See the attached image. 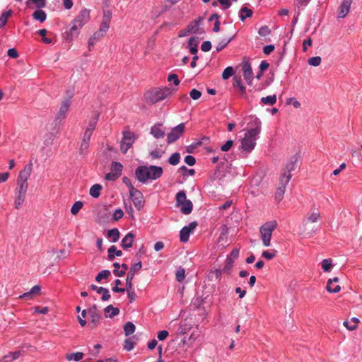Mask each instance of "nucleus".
Instances as JSON below:
<instances>
[{"label": "nucleus", "mask_w": 362, "mask_h": 362, "mask_svg": "<svg viewBox=\"0 0 362 362\" xmlns=\"http://www.w3.org/2000/svg\"><path fill=\"white\" fill-rule=\"evenodd\" d=\"M32 170V164L26 165L18 174L16 187L14 191V207L20 209L25 200L28 188V180Z\"/></svg>", "instance_id": "f257e3e1"}, {"label": "nucleus", "mask_w": 362, "mask_h": 362, "mask_svg": "<svg viewBox=\"0 0 362 362\" xmlns=\"http://www.w3.org/2000/svg\"><path fill=\"white\" fill-rule=\"evenodd\" d=\"M174 92L173 88L167 86L155 87L145 92L144 100L148 105H152L170 98Z\"/></svg>", "instance_id": "f03ea898"}, {"label": "nucleus", "mask_w": 362, "mask_h": 362, "mask_svg": "<svg viewBox=\"0 0 362 362\" xmlns=\"http://www.w3.org/2000/svg\"><path fill=\"white\" fill-rule=\"evenodd\" d=\"M163 168L156 165H141L135 170L136 179L141 183H146L148 180H156L163 175Z\"/></svg>", "instance_id": "7ed1b4c3"}, {"label": "nucleus", "mask_w": 362, "mask_h": 362, "mask_svg": "<svg viewBox=\"0 0 362 362\" xmlns=\"http://www.w3.org/2000/svg\"><path fill=\"white\" fill-rule=\"evenodd\" d=\"M276 227L277 223L276 221H267L260 226V237L264 247H269L271 245L272 233Z\"/></svg>", "instance_id": "20e7f679"}, {"label": "nucleus", "mask_w": 362, "mask_h": 362, "mask_svg": "<svg viewBox=\"0 0 362 362\" xmlns=\"http://www.w3.org/2000/svg\"><path fill=\"white\" fill-rule=\"evenodd\" d=\"M175 205L180 207V211L185 215L191 214L193 209L192 202L187 199L186 193L184 190H180L176 194Z\"/></svg>", "instance_id": "39448f33"}, {"label": "nucleus", "mask_w": 362, "mask_h": 362, "mask_svg": "<svg viewBox=\"0 0 362 362\" xmlns=\"http://www.w3.org/2000/svg\"><path fill=\"white\" fill-rule=\"evenodd\" d=\"M90 19V12L88 9H83L79 14L72 21V25L70 31L72 35H77L79 29L86 24Z\"/></svg>", "instance_id": "423d86ee"}, {"label": "nucleus", "mask_w": 362, "mask_h": 362, "mask_svg": "<svg viewBox=\"0 0 362 362\" xmlns=\"http://www.w3.org/2000/svg\"><path fill=\"white\" fill-rule=\"evenodd\" d=\"M259 135L246 131L241 139V148L246 153H250L256 146Z\"/></svg>", "instance_id": "0eeeda50"}, {"label": "nucleus", "mask_w": 362, "mask_h": 362, "mask_svg": "<svg viewBox=\"0 0 362 362\" xmlns=\"http://www.w3.org/2000/svg\"><path fill=\"white\" fill-rule=\"evenodd\" d=\"M296 161V160H291L286 164L279 178V187H284L286 188L290 182L292 177L291 172L295 168Z\"/></svg>", "instance_id": "6e6552de"}, {"label": "nucleus", "mask_w": 362, "mask_h": 362, "mask_svg": "<svg viewBox=\"0 0 362 362\" xmlns=\"http://www.w3.org/2000/svg\"><path fill=\"white\" fill-rule=\"evenodd\" d=\"M123 136L120 142V150L122 153L125 154L127 151L132 146L136 139L134 132L126 131L122 133Z\"/></svg>", "instance_id": "1a4fd4ad"}, {"label": "nucleus", "mask_w": 362, "mask_h": 362, "mask_svg": "<svg viewBox=\"0 0 362 362\" xmlns=\"http://www.w3.org/2000/svg\"><path fill=\"white\" fill-rule=\"evenodd\" d=\"M129 195L136 209L139 211L141 210L145 204L143 194L139 189H135L133 185H131Z\"/></svg>", "instance_id": "9d476101"}, {"label": "nucleus", "mask_w": 362, "mask_h": 362, "mask_svg": "<svg viewBox=\"0 0 362 362\" xmlns=\"http://www.w3.org/2000/svg\"><path fill=\"white\" fill-rule=\"evenodd\" d=\"M185 129V123H180L173 127L171 131L167 134V143L173 144L178 140L184 134Z\"/></svg>", "instance_id": "9b49d317"}, {"label": "nucleus", "mask_w": 362, "mask_h": 362, "mask_svg": "<svg viewBox=\"0 0 362 362\" xmlns=\"http://www.w3.org/2000/svg\"><path fill=\"white\" fill-rule=\"evenodd\" d=\"M247 130L250 132L259 135L262 131V122L256 116L250 115L246 118Z\"/></svg>", "instance_id": "f8f14e48"}, {"label": "nucleus", "mask_w": 362, "mask_h": 362, "mask_svg": "<svg viewBox=\"0 0 362 362\" xmlns=\"http://www.w3.org/2000/svg\"><path fill=\"white\" fill-rule=\"evenodd\" d=\"M88 315L90 320L88 326L90 329L96 327L100 324L101 313L96 305H93L88 309Z\"/></svg>", "instance_id": "ddd939ff"}, {"label": "nucleus", "mask_w": 362, "mask_h": 362, "mask_svg": "<svg viewBox=\"0 0 362 362\" xmlns=\"http://www.w3.org/2000/svg\"><path fill=\"white\" fill-rule=\"evenodd\" d=\"M197 226L196 221L191 222L188 226H184L180 231V240L182 243L189 240L190 234L194 231Z\"/></svg>", "instance_id": "4468645a"}, {"label": "nucleus", "mask_w": 362, "mask_h": 362, "mask_svg": "<svg viewBox=\"0 0 362 362\" xmlns=\"http://www.w3.org/2000/svg\"><path fill=\"white\" fill-rule=\"evenodd\" d=\"M142 267L141 262L139 261L132 265L129 272L126 278V286L133 287L132 280L136 272L139 271Z\"/></svg>", "instance_id": "2eb2a0df"}, {"label": "nucleus", "mask_w": 362, "mask_h": 362, "mask_svg": "<svg viewBox=\"0 0 362 362\" xmlns=\"http://www.w3.org/2000/svg\"><path fill=\"white\" fill-rule=\"evenodd\" d=\"M242 70L243 72L244 79L248 85H251L254 76L250 63L248 62H243L242 65Z\"/></svg>", "instance_id": "dca6fc26"}, {"label": "nucleus", "mask_w": 362, "mask_h": 362, "mask_svg": "<svg viewBox=\"0 0 362 362\" xmlns=\"http://www.w3.org/2000/svg\"><path fill=\"white\" fill-rule=\"evenodd\" d=\"M71 105L70 98L64 99L61 104L59 110L56 115V120L61 121L66 117V113L69 109Z\"/></svg>", "instance_id": "f3484780"}, {"label": "nucleus", "mask_w": 362, "mask_h": 362, "mask_svg": "<svg viewBox=\"0 0 362 362\" xmlns=\"http://www.w3.org/2000/svg\"><path fill=\"white\" fill-rule=\"evenodd\" d=\"M353 0H342L338 10V18H344L349 12Z\"/></svg>", "instance_id": "a211bd4d"}, {"label": "nucleus", "mask_w": 362, "mask_h": 362, "mask_svg": "<svg viewBox=\"0 0 362 362\" xmlns=\"http://www.w3.org/2000/svg\"><path fill=\"white\" fill-rule=\"evenodd\" d=\"M339 282L338 277H334L333 279H329L327 281L326 289L329 293H337L340 291L341 287L337 283Z\"/></svg>", "instance_id": "6ab92c4d"}, {"label": "nucleus", "mask_w": 362, "mask_h": 362, "mask_svg": "<svg viewBox=\"0 0 362 362\" xmlns=\"http://www.w3.org/2000/svg\"><path fill=\"white\" fill-rule=\"evenodd\" d=\"M161 123H156L151 128V134L153 135L156 139H163L165 134V131L162 129Z\"/></svg>", "instance_id": "aec40b11"}, {"label": "nucleus", "mask_w": 362, "mask_h": 362, "mask_svg": "<svg viewBox=\"0 0 362 362\" xmlns=\"http://www.w3.org/2000/svg\"><path fill=\"white\" fill-rule=\"evenodd\" d=\"M90 288L93 291H95L98 293L101 294V300L103 301L108 300L110 298V294L107 288L104 287H98L96 285L91 284Z\"/></svg>", "instance_id": "412c9836"}, {"label": "nucleus", "mask_w": 362, "mask_h": 362, "mask_svg": "<svg viewBox=\"0 0 362 362\" xmlns=\"http://www.w3.org/2000/svg\"><path fill=\"white\" fill-rule=\"evenodd\" d=\"M233 85L234 88L238 89L243 96H245L246 95V88L243 84L242 79H241L240 76H235L233 77Z\"/></svg>", "instance_id": "4be33fe9"}, {"label": "nucleus", "mask_w": 362, "mask_h": 362, "mask_svg": "<svg viewBox=\"0 0 362 362\" xmlns=\"http://www.w3.org/2000/svg\"><path fill=\"white\" fill-rule=\"evenodd\" d=\"M134 235L132 232L128 233L122 240L121 246L123 249L127 250L132 246Z\"/></svg>", "instance_id": "5701e85b"}, {"label": "nucleus", "mask_w": 362, "mask_h": 362, "mask_svg": "<svg viewBox=\"0 0 362 362\" xmlns=\"http://www.w3.org/2000/svg\"><path fill=\"white\" fill-rule=\"evenodd\" d=\"M203 18L202 17H199L197 19L192 21L187 27L191 33H197L199 31V28L200 26L201 23L202 22Z\"/></svg>", "instance_id": "b1692460"}, {"label": "nucleus", "mask_w": 362, "mask_h": 362, "mask_svg": "<svg viewBox=\"0 0 362 362\" xmlns=\"http://www.w3.org/2000/svg\"><path fill=\"white\" fill-rule=\"evenodd\" d=\"M320 217V212L318 211H315L310 214H308L306 218L303 219V223L304 224H308L309 223H315L319 220Z\"/></svg>", "instance_id": "393cba45"}, {"label": "nucleus", "mask_w": 362, "mask_h": 362, "mask_svg": "<svg viewBox=\"0 0 362 362\" xmlns=\"http://www.w3.org/2000/svg\"><path fill=\"white\" fill-rule=\"evenodd\" d=\"M188 47L192 54H197L198 52V40L195 37H192L188 41Z\"/></svg>", "instance_id": "a878e982"}, {"label": "nucleus", "mask_w": 362, "mask_h": 362, "mask_svg": "<svg viewBox=\"0 0 362 362\" xmlns=\"http://www.w3.org/2000/svg\"><path fill=\"white\" fill-rule=\"evenodd\" d=\"M192 329V325L186 320L181 321L177 329V334H185Z\"/></svg>", "instance_id": "bb28decb"}, {"label": "nucleus", "mask_w": 362, "mask_h": 362, "mask_svg": "<svg viewBox=\"0 0 362 362\" xmlns=\"http://www.w3.org/2000/svg\"><path fill=\"white\" fill-rule=\"evenodd\" d=\"M104 313L105 317L112 318L119 314V310L117 308L110 305L105 308Z\"/></svg>", "instance_id": "cd10ccee"}, {"label": "nucleus", "mask_w": 362, "mask_h": 362, "mask_svg": "<svg viewBox=\"0 0 362 362\" xmlns=\"http://www.w3.org/2000/svg\"><path fill=\"white\" fill-rule=\"evenodd\" d=\"M253 11L252 9L243 6L240 8L239 12V18L241 21H245L246 18L252 17Z\"/></svg>", "instance_id": "c85d7f7f"}, {"label": "nucleus", "mask_w": 362, "mask_h": 362, "mask_svg": "<svg viewBox=\"0 0 362 362\" xmlns=\"http://www.w3.org/2000/svg\"><path fill=\"white\" fill-rule=\"evenodd\" d=\"M103 35L100 33H98L97 31L93 33V35L88 40V49L89 50L99 41Z\"/></svg>", "instance_id": "c756f323"}, {"label": "nucleus", "mask_w": 362, "mask_h": 362, "mask_svg": "<svg viewBox=\"0 0 362 362\" xmlns=\"http://www.w3.org/2000/svg\"><path fill=\"white\" fill-rule=\"evenodd\" d=\"M107 257L110 260H112L115 256L120 257L122 255V251L117 250V247L115 245L110 246L107 250Z\"/></svg>", "instance_id": "7c9ffc66"}, {"label": "nucleus", "mask_w": 362, "mask_h": 362, "mask_svg": "<svg viewBox=\"0 0 362 362\" xmlns=\"http://www.w3.org/2000/svg\"><path fill=\"white\" fill-rule=\"evenodd\" d=\"M98 120V114H95L94 117H91L89 121L88 126L86 128V131H89V132L93 133L94 129L96 127V124Z\"/></svg>", "instance_id": "2f4dec72"}, {"label": "nucleus", "mask_w": 362, "mask_h": 362, "mask_svg": "<svg viewBox=\"0 0 362 362\" xmlns=\"http://www.w3.org/2000/svg\"><path fill=\"white\" fill-rule=\"evenodd\" d=\"M33 17L35 20L38 21L41 23L44 22L47 18L46 13L42 11L41 8L36 10L33 13Z\"/></svg>", "instance_id": "473e14b6"}, {"label": "nucleus", "mask_w": 362, "mask_h": 362, "mask_svg": "<svg viewBox=\"0 0 362 362\" xmlns=\"http://www.w3.org/2000/svg\"><path fill=\"white\" fill-rule=\"evenodd\" d=\"M119 234L117 228H112L107 231V237L112 239V243H116L119 238Z\"/></svg>", "instance_id": "72a5a7b5"}, {"label": "nucleus", "mask_w": 362, "mask_h": 362, "mask_svg": "<svg viewBox=\"0 0 362 362\" xmlns=\"http://www.w3.org/2000/svg\"><path fill=\"white\" fill-rule=\"evenodd\" d=\"M276 102V95L273 94L261 98V103L265 105H273Z\"/></svg>", "instance_id": "f704fd0d"}, {"label": "nucleus", "mask_w": 362, "mask_h": 362, "mask_svg": "<svg viewBox=\"0 0 362 362\" xmlns=\"http://www.w3.org/2000/svg\"><path fill=\"white\" fill-rule=\"evenodd\" d=\"M101 189L102 186L100 184H95L90 189V195L93 198H98L100 194Z\"/></svg>", "instance_id": "c9c22d12"}, {"label": "nucleus", "mask_w": 362, "mask_h": 362, "mask_svg": "<svg viewBox=\"0 0 362 362\" xmlns=\"http://www.w3.org/2000/svg\"><path fill=\"white\" fill-rule=\"evenodd\" d=\"M234 35L229 38H224L221 40L216 45V49L217 52L222 51L233 39Z\"/></svg>", "instance_id": "e433bc0d"}, {"label": "nucleus", "mask_w": 362, "mask_h": 362, "mask_svg": "<svg viewBox=\"0 0 362 362\" xmlns=\"http://www.w3.org/2000/svg\"><path fill=\"white\" fill-rule=\"evenodd\" d=\"M83 354L82 352L71 353L66 355V359L68 361H74L77 362L81 361L83 358Z\"/></svg>", "instance_id": "4c0bfd02"}, {"label": "nucleus", "mask_w": 362, "mask_h": 362, "mask_svg": "<svg viewBox=\"0 0 362 362\" xmlns=\"http://www.w3.org/2000/svg\"><path fill=\"white\" fill-rule=\"evenodd\" d=\"M13 11L11 10H8L4 11L0 16V28L4 27L7 21L8 18L12 15Z\"/></svg>", "instance_id": "58836bf2"}, {"label": "nucleus", "mask_w": 362, "mask_h": 362, "mask_svg": "<svg viewBox=\"0 0 362 362\" xmlns=\"http://www.w3.org/2000/svg\"><path fill=\"white\" fill-rule=\"evenodd\" d=\"M164 153L165 150L156 148L154 150H152L149 152V156L151 157V159H158L160 158Z\"/></svg>", "instance_id": "ea45409f"}, {"label": "nucleus", "mask_w": 362, "mask_h": 362, "mask_svg": "<svg viewBox=\"0 0 362 362\" xmlns=\"http://www.w3.org/2000/svg\"><path fill=\"white\" fill-rule=\"evenodd\" d=\"M321 267L325 272H329L333 267V262L331 259H325L321 262Z\"/></svg>", "instance_id": "a19ab883"}, {"label": "nucleus", "mask_w": 362, "mask_h": 362, "mask_svg": "<svg viewBox=\"0 0 362 362\" xmlns=\"http://www.w3.org/2000/svg\"><path fill=\"white\" fill-rule=\"evenodd\" d=\"M123 169V165L119 162L114 161L111 164V170L119 175V177L122 175V171Z\"/></svg>", "instance_id": "79ce46f5"}, {"label": "nucleus", "mask_w": 362, "mask_h": 362, "mask_svg": "<svg viewBox=\"0 0 362 362\" xmlns=\"http://www.w3.org/2000/svg\"><path fill=\"white\" fill-rule=\"evenodd\" d=\"M135 325L131 322H127L124 325V331L126 336H129L135 332Z\"/></svg>", "instance_id": "37998d69"}, {"label": "nucleus", "mask_w": 362, "mask_h": 362, "mask_svg": "<svg viewBox=\"0 0 362 362\" xmlns=\"http://www.w3.org/2000/svg\"><path fill=\"white\" fill-rule=\"evenodd\" d=\"M40 291V286L38 285L34 286L28 292H26L23 293L22 296H21V298H29L33 294L39 293Z\"/></svg>", "instance_id": "c03bdc74"}, {"label": "nucleus", "mask_w": 362, "mask_h": 362, "mask_svg": "<svg viewBox=\"0 0 362 362\" xmlns=\"http://www.w3.org/2000/svg\"><path fill=\"white\" fill-rule=\"evenodd\" d=\"M83 203L81 201L76 202L71 208V213L73 215H76L79 211L82 209Z\"/></svg>", "instance_id": "a18cd8bd"}, {"label": "nucleus", "mask_w": 362, "mask_h": 362, "mask_svg": "<svg viewBox=\"0 0 362 362\" xmlns=\"http://www.w3.org/2000/svg\"><path fill=\"white\" fill-rule=\"evenodd\" d=\"M180 160V154L177 152L173 153L168 158V162L170 165H176L179 163Z\"/></svg>", "instance_id": "49530a36"}, {"label": "nucleus", "mask_w": 362, "mask_h": 362, "mask_svg": "<svg viewBox=\"0 0 362 362\" xmlns=\"http://www.w3.org/2000/svg\"><path fill=\"white\" fill-rule=\"evenodd\" d=\"M120 266H121V268H122L121 270H117V269H114L113 270V274L116 276L121 277V276H124L126 272L128 269V266L126 264H122Z\"/></svg>", "instance_id": "de8ad7c7"}, {"label": "nucleus", "mask_w": 362, "mask_h": 362, "mask_svg": "<svg viewBox=\"0 0 362 362\" xmlns=\"http://www.w3.org/2000/svg\"><path fill=\"white\" fill-rule=\"evenodd\" d=\"M110 275V272L107 269L102 270L97 275L95 280L97 282H100L103 279H107Z\"/></svg>", "instance_id": "09e8293b"}, {"label": "nucleus", "mask_w": 362, "mask_h": 362, "mask_svg": "<svg viewBox=\"0 0 362 362\" xmlns=\"http://www.w3.org/2000/svg\"><path fill=\"white\" fill-rule=\"evenodd\" d=\"M30 2L34 4L38 9L42 8L46 6V0H28L26 4L28 5Z\"/></svg>", "instance_id": "8fccbe9b"}, {"label": "nucleus", "mask_w": 362, "mask_h": 362, "mask_svg": "<svg viewBox=\"0 0 362 362\" xmlns=\"http://www.w3.org/2000/svg\"><path fill=\"white\" fill-rule=\"evenodd\" d=\"M234 262L235 261L226 258V262L224 267L223 268V272L227 274H230L233 267Z\"/></svg>", "instance_id": "3c124183"}, {"label": "nucleus", "mask_w": 362, "mask_h": 362, "mask_svg": "<svg viewBox=\"0 0 362 362\" xmlns=\"http://www.w3.org/2000/svg\"><path fill=\"white\" fill-rule=\"evenodd\" d=\"M234 74V71L232 66L226 67L222 73V78L223 79H228L232 76Z\"/></svg>", "instance_id": "603ef678"}, {"label": "nucleus", "mask_w": 362, "mask_h": 362, "mask_svg": "<svg viewBox=\"0 0 362 362\" xmlns=\"http://www.w3.org/2000/svg\"><path fill=\"white\" fill-rule=\"evenodd\" d=\"M276 252L274 250H272L270 251L265 250L262 253V257L268 260H271L276 256Z\"/></svg>", "instance_id": "864d4df0"}, {"label": "nucleus", "mask_w": 362, "mask_h": 362, "mask_svg": "<svg viewBox=\"0 0 362 362\" xmlns=\"http://www.w3.org/2000/svg\"><path fill=\"white\" fill-rule=\"evenodd\" d=\"M87 314L88 310H83L81 311V315L78 316V320L81 327H84L87 324L86 320L84 319L86 317Z\"/></svg>", "instance_id": "5fc2aeb1"}, {"label": "nucleus", "mask_w": 362, "mask_h": 362, "mask_svg": "<svg viewBox=\"0 0 362 362\" xmlns=\"http://www.w3.org/2000/svg\"><path fill=\"white\" fill-rule=\"evenodd\" d=\"M285 189L284 187H279L275 193V199L278 202L281 201L285 193Z\"/></svg>", "instance_id": "6e6d98bb"}, {"label": "nucleus", "mask_w": 362, "mask_h": 362, "mask_svg": "<svg viewBox=\"0 0 362 362\" xmlns=\"http://www.w3.org/2000/svg\"><path fill=\"white\" fill-rule=\"evenodd\" d=\"M127 293L128 298H129L130 303H132L135 300L136 298V294L134 291L132 289V287L126 286V291Z\"/></svg>", "instance_id": "4d7b16f0"}, {"label": "nucleus", "mask_w": 362, "mask_h": 362, "mask_svg": "<svg viewBox=\"0 0 362 362\" xmlns=\"http://www.w3.org/2000/svg\"><path fill=\"white\" fill-rule=\"evenodd\" d=\"M135 343L132 339L129 338L124 341V349L128 351L132 350L134 348Z\"/></svg>", "instance_id": "13d9d810"}, {"label": "nucleus", "mask_w": 362, "mask_h": 362, "mask_svg": "<svg viewBox=\"0 0 362 362\" xmlns=\"http://www.w3.org/2000/svg\"><path fill=\"white\" fill-rule=\"evenodd\" d=\"M90 142L81 141L79 152L81 154L85 155L87 153L89 148Z\"/></svg>", "instance_id": "bf43d9fd"}, {"label": "nucleus", "mask_w": 362, "mask_h": 362, "mask_svg": "<svg viewBox=\"0 0 362 362\" xmlns=\"http://www.w3.org/2000/svg\"><path fill=\"white\" fill-rule=\"evenodd\" d=\"M270 33L271 30L267 25L262 26L258 30V34L262 37H266L270 35Z\"/></svg>", "instance_id": "052dcab7"}, {"label": "nucleus", "mask_w": 362, "mask_h": 362, "mask_svg": "<svg viewBox=\"0 0 362 362\" xmlns=\"http://www.w3.org/2000/svg\"><path fill=\"white\" fill-rule=\"evenodd\" d=\"M124 216V212L121 209H117L115 210L112 214V220L113 221H118L121 219Z\"/></svg>", "instance_id": "680f3d73"}, {"label": "nucleus", "mask_w": 362, "mask_h": 362, "mask_svg": "<svg viewBox=\"0 0 362 362\" xmlns=\"http://www.w3.org/2000/svg\"><path fill=\"white\" fill-rule=\"evenodd\" d=\"M321 61L320 57H313L308 59V64L310 66H317L320 64Z\"/></svg>", "instance_id": "e2e57ef3"}, {"label": "nucleus", "mask_w": 362, "mask_h": 362, "mask_svg": "<svg viewBox=\"0 0 362 362\" xmlns=\"http://www.w3.org/2000/svg\"><path fill=\"white\" fill-rule=\"evenodd\" d=\"M109 28H110L109 23L102 22L100 25L99 30H98L97 32L100 33L102 34V35L104 36L106 34V33L107 32Z\"/></svg>", "instance_id": "0e129e2a"}, {"label": "nucleus", "mask_w": 362, "mask_h": 362, "mask_svg": "<svg viewBox=\"0 0 362 362\" xmlns=\"http://www.w3.org/2000/svg\"><path fill=\"white\" fill-rule=\"evenodd\" d=\"M180 170L183 173L184 176H186L187 175L192 176L195 173L194 169H188L185 165H182L180 168Z\"/></svg>", "instance_id": "69168bd1"}, {"label": "nucleus", "mask_w": 362, "mask_h": 362, "mask_svg": "<svg viewBox=\"0 0 362 362\" xmlns=\"http://www.w3.org/2000/svg\"><path fill=\"white\" fill-rule=\"evenodd\" d=\"M185 277V272L183 269H180L176 272V280L179 282H182Z\"/></svg>", "instance_id": "338daca9"}, {"label": "nucleus", "mask_w": 362, "mask_h": 362, "mask_svg": "<svg viewBox=\"0 0 362 362\" xmlns=\"http://www.w3.org/2000/svg\"><path fill=\"white\" fill-rule=\"evenodd\" d=\"M189 95L193 100H198L202 96V92L194 88L190 91Z\"/></svg>", "instance_id": "774afa93"}]
</instances>
